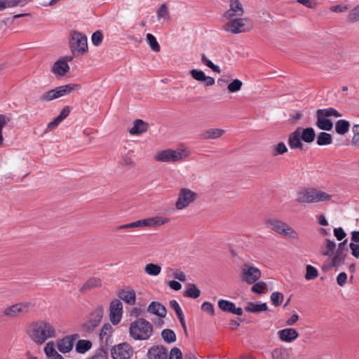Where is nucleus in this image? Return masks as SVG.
<instances>
[{
    "instance_id": "1",
    "label": "nucleus",
    "mask_w": 359,
    "mask_h": 359,
    "mask_svg": "<svg viewBox=\"0 0 359 359\" xmlns=\"http://www.w3.org/2000/svg\"><path fill=\"white\" fill-rule=\"evenodd\" d=\"M27 334L37 345H42L48 339L57 337L55 327L47 320H36L31 323L28 325Z\"/></svg>"
},
{
    "instance_id": "2",
    "label": "nucleus",
    "mask_w": 359,
    "mask_h": 359,
    "mask_svg": "<svg viewBox=\"0 0 359 359\" xmlns=\"http://www.w3.org/2000/svg\"><path fill=\"white\" fill-rule=\"evenodd\" d=\"M129 333L135 340H147L152 336L154 329L149 321L140 318L130 323Z\"/></svg>"
},
{
    "instance_id": "3",
    "label": "nucleus",
    "mask_w": 359,
    "mask_h": 359,
    "mask_svg": "<svg viewBox=\"0 0 359 359\" xmlns=\"http://www.w3.org/2000/svg\"><path fill=\"white\" fill-rule=\"evenodd\" d=\"M331 198L328 194L313 189L307 188L298 193L297 202L299 203H311L326 201Z\"/></svg>"
},
{
    "instance_id": "4",
    "label": "nucleus",
    "mask_w": 359,
    "mask_h": 359,
    "mask_svg": "<svg viewBox=\"0 0 359 359\" xmlns=\"http://www.w3.org/2000/svg\"><path fill=\"white\" fill-rule=\"evenodd\" d=\"M265 224L269 228L290 239H297L299 238L298 233L290 226L281 220L274 218H269L265 220Z\"/></svg>"
},
{
    "instance_id": "5",
    "label": "nucleus",
    "mask_w": 359,
    "mask_h": 359,
    "mask_svg": "<svg viewBox=\"0 0 359 359\" xmlns=\"http://www.w3.org/2000/svg\"><path fill=\"white\" fill-rule=\"evenodd\" d=\"M169 222V218L161 216H156L143 219H140L131 223L120 225L116 227L117 230L133 229L138 227H156L163 225Z\"/></svg>"
},
{
    "instance_id": "6",
    "label": "nucleus",
    "mask_w": 359,
    "mask_h": 359,
    "mask_svg": "<svg viewBox=\"0 0 359 359\" xmlns=\"http://www.w3.org/2000/svg\"><path fill=\"white\" fill-rule=\"evenodd\" d=\"M78 88H80V86L74 83L60 86L45 92L40 96L39 100L45 102H50L55 99L69 95Z\"/></svg>"
},
{
    "instance_id": "7",
    "label": "nucleus",
    "mask_w": 359,
    "mask_h": 359,
    "mask_svg": "<svg viewBox=\"0 0 359 359\" xmlns=\"http://www.w3.org/2000/svg\"><path fill=\"white\" fill-rule=\"evenodd\" d=\"M69 47L73 55H84L88 52L87 36L81 32H72Z\"/></svg>"
},
{
    "instance_id": "8",
    "label": "nucleus",
    "mask_w": 359,
    "mask_h": 359,
    "mask_svg": "<svg viewBox=\"0 0 359 359\" xmlns=\"http://www.w3.org/2000/svg\"><path fill=\"white\" fill-rule=\"evenodd\" d=\"M34 308V304L31 302H24L14 304L10 306L5 308L2 313L3 316L15 318L20 315H25L29 313Z\"/></svg>"
},
{
    "instance_id": "9",
    "label": "nucleus",
    "mask_w": 359,
    "mask_h": 359,
    "mask_svg": "<svg viewBox=\"0 0 359 359\" xmlns=\"http://www.w3.org/2000/svg\"><path fill=\"white\" fill-rule=\"evenodd\" d=\"M347 239L339 243L335 252L330 256V264L329 268H338L344 264L346 258L348 256V249L346 246Z\"/></svg>"
},
{
    "instance_id": "10",
    "label": "nucleus",
    "mask_w": 359,
    "mask_h": 359,
    "mask_svg": "<svg viewBox=\"0 0 359 359\" xmlns=\"http://www.w3.org/2000/svg\"><path fill=\"white\" fill-rule=\"evenodd\" d=\"M197 194L191 190L182 188L180 190L178 198L175 203L177 210H182L188 207L197 198Z\"/></svg>"
},
{
    "instance_id": "11",
    "label": "nucleus",
    "mask_w": 359,
    "mask_h": 359,
    "mask_svg": "<svg viewBox=\"0 0 359 359\" xmlns=\"http://www.w3.org/2000/svg\"><path fill=\"white\" fill-rule=\"evenodd\" d=\"M104 315L102 306H97L90 314L89 319L83 325V330L87 332H92L101 322Z\"/></svg>"
},
{
    "instance_id": "12",
    "label": "nucleus",
    "mask_w": 359,
    "mask_h": 359,
    "mask_svg": "<svg viewBox=\"0 0 359 359\" xmlns=\"http://www.w3.org/2000/svg\"><path fill=\"white\" fill-rule=\"evenodd\" d=\"M261 274L258 268L249 264H244L241 269V279L249 285H252L258 280Z\"/></svg>"
},
{
    "instance_id": "13",
    "label": "nucleus",
    "mask_w": 359,
    "mask_h": 359,
    "mask_svg": "<svg viewBox=\"0 0 359 359\" xmlns=\"http://www.w3.org/2000/svg\"><path fill=\"white\" fill-rule=\"evenodd\" d=\"M228 20L229 22H226L224 26V30L227 32H230L233 34H239L245 32L250 29V28L246 29L245 27V22L248 21V19L246 18H243L241 17H237Z\"/></svg>"
},
{
    "instance_id": "14",
    "label": "nucleus",
    "mask_w": 359,
    "mask_h": 359,
    "mask_svg": "<svg viewBox=\"0 0 359 359\" xmlns=\"http://www.w3.org/2000/svg\"><path fill=\"white\" fill-rule=\"evenodd\" d=\"M133 353L130 346L127 343L120 344L114 346L111 354L114 359H128Z\"/></svg>"
},
{
    "instance_id": "15",
    "label": "nucleus",
    "mask_w": 359,
    "mask_h": 359,
    "mask_svg": "<svg viewBox=\"0 0 359 359\" xmlns=\"http://www.w3.org/2000/svg\"><path fill=\"white\" fill-rule=\"evenodd\" d=\"M244 14V8L239 0H230L229 8L224 13L223 17L226 20H231L233 18L241 17Z\"/></svg>"
},
{
    "instance_id": "16",
    "label": "nucleus",
    "mask_w": 359,
    "mask_h": 359,
    "mask_svg": "<svg viewBox=\"0 0 359 359\" xmlns=\"http://www.w3.org/2000/svg\"><path fill=\"white\" fill-rule=\"evenodd\" d=\"M110 320L114 325H117L121 319L123 314V304L119 299L111 301L109 306Z\"/></svg>"
},
{
    "instance_id": "17",
    "label": "nucleus",
    "mask_w": 359,
    "mask_h": 359,
    "mask_svg": "<svg viewBox=\"0 0 359 359\" xmlns=\"http://www.w3.org/2000/svg\"><path fill=\"white\" fill-rule=\"evenodd\" d=\"M191 155L190 151L181 145L177 149H165L157 151L155 157H187Z\"/></svg>"
},
{
    "instance_id": "18",
    "label": "nucleus",
    "mask_w": 359,
    "mask_h": 359,
    "mask_svg": "<svg viewBox=\"0 0 359 359\" xmlns=\"http://www.w3.org/2000/svg\"><path fill=\"white\" fill-rule=\"evenodd\" d=\"M78 338V334H72L58 339L57 341V349L63 353L69 352L73 348L75 340Z\"/></svg>"
},
{
    "instance_id": "19",
    "label": "nucleus",
    "mask_w": 359,
    "mask_h": 359,
    "mask_svg": "<svg viewBox=\"0 0 359 359\" xmlns=\"http://www.w3.org/2000/svg\"><path fill=\"white\" fill-rule=\"evenodd\" d=\"M189 74L194 79L204 83L206 86H211L215 84V79L206 76L202 70L194 69L189 72Z\"/></svg>"
},
{
    "instance_id": "20",
    "label": "nucleus",
    "mask_w": 359,
    "mask_h": 359,
    "mask_svg": "<svg viewBox=\"0 0 359 359\" xmlns=\"http://www.w3.org/2000/svg\"><path fill=\"white\" fill-rule=\"evenodd\" d=\"M218 307L224 312L231 313L238 316H241L243 314V309L241 307H236L234 303L228 300H219Z\"/></svg>"
},
{
    "instance_id": "21",
    "label": "nucleus",
    "mask_w": 359,
    "mask_h": 359,
    "mask_svg": "<svg viewBox=\"0 0 359 359\" xmlns=\"http://www.w3.org/2000/svg\"><path fill=\"white\" fill-rule=\"evenodd\" d=\"M278 335L281 341L291 343L297 339L299 333L294 328H285L278 331Z\"/></svg>"
},
{
    "instance_id": "22",
    "label": "nucleus",
    "mask_w": 359,
    "mask_h": 359,
    "mask_svg": "<svg viewBox=\"0 0 359 359\" xmlns=\"http://www.w3.org/2000/svg\"><path fill=\"white\" fill-rule=\"evenodd\" d=\"M149 359H167L166 349L163 346H153L147 353Z\"/></svg>"
},
{
    "instance_id": "23",
    "label": "nucleus",
    "mask_w": 359,
    "mask_h": 359,
    "mask_svg": "<svg viewBox=\"0 0 359 359\" xmlns=\"http://www.w3.org/2000/svg\"><path fill=\"white\" fill-rule=\"evenodd\" d=\"M288 144L291 149H299L304 150L307 148V147H305L302 143L299 131H297L296 130L290 134L288 137Z\"/></svg>"
},
{
    "instance_id": "24",
    "label": "nucleus",
    "mask_w": 359,
    "mask_h": 359,
    "mask_svg": "<svg viewBox=\"0 0 359 359\" xmlns=\"http://www.w3.org/2000/svg\"><path fill=\"white\" fill-rule=\"evenodd\" d=\"M296 130L299 131L302 140L306 143H311L316 138L315 130L311 127L306 128L299 127Z\"/></svg>"
},
{
    "instance_id": "25",
    "label": "nucleus",
    "mask_w": 359,
    "mask_h": 359,
    "mask_svg": "<svg viewBox=\"0 0 359 359\" xmlns=\"http://www.w3.org/2000/svg\"><path fill=\"white\" fill-rule=\"evenodd\" d=\"M147 311L161 318H164L166 316L165 307L157 302L150 303L147 308Z\"/></svg>"
},
{
    "instance_id": "26",
    "label": "nucleus",
    "mask_w": 359,
    "mask_h": 359,
    "mask_svg": "<svg viewBox=\"0 0 359 359\" xmlns=\"http://www.w3.org/2000/svg\"><path fill=\"white\" fill-rule=\"evenodd\" d=\"M69 70V66L65 61L58 60L53 65L51 71L53 73L60 76H65Z\"/></svg>"
},
{
    "instance_id": "27",
    "label": "nucleus",
    "mask_w": 359,
    "mask_h": 359,
    "mask_svg": "<svg viewBox=\"0 0 359 359\" xmlns=\"http://www.w3.org/2000/svg\"><path fill=\"white\" fill-rule=\"evenodd\" d=\"M149 124L142 119H136L133 122V126L129 130L131 135H140L148 130Z\"/></svg>"
},
{
    "instance_id": "28",
    "label": "nucleus",
    "mask_w": 359,
    "mask_h": 359,
    "mask_svg": "<svg viewBox=\"0 0 359 359\" xmlns=\"http://www.w3.org/2000/svg\"><path fill=\"white\" fill-rule=\"evenodd\" d=\"M224 133L223 129L210 128L203 131L201 134V137L203 140H214L220 137Z\"/></svg>"
},
{
    "instance_id": "29",
    "label": "nucleus",
    "mask_w": 359,
    "mask_h": 359,
    "mask_svg": "<svg viewBox=\"0 0 359 359\" xmlns=\"http://www.w3.org/2000/svg\"><path fill=\"white\" fill-rule=\"evenodd\" d=\"M118 297L130 305L135 303V292L133 290H121L118 294Z\"/></svg>"
},
{
    "instance_id": "30",
    "label": "nucleus",
    "mask_w": 359,
    "mask_h": 359,
    "mask_svg": "<svg viewBox=\"0 0 359 359\" xmlns=\"http://www.w3.org/2000/svg\"><path fill=\"white\" fill-rule=\"evenodd\" d=\"M316 126L323 130L330 131L332 129L333 123L332 122L323 116L322 114H318L316 113Z\"/></svg>"
},
{
    "instance_id": "31",
    "label": "nucleus",
    "mask_w": 359,
    "mask_h": 359,
    "mask_svg": "<svg viewBox=\"0 0 359 359\" xmlns=\"http://www.w3.org/2000/svg\"><path fill=\"white\" fill-rule=\"evenodd\" d=\"M268 309L267 304L266 303L258 304L256 302H248L245 310L250 313H259L265 311Z\"/></svg>"
},
{
    "instance_id": "32",
    "label": "nucleus",
    "mask_w": 359,
    "mask_h": 359,
    "mask_svg": "<svg viewBox=\"0 0 359 359\" xmlns=\"http://www.w3.org/2000/svg\"><path fill=\"white\" fill-rule=\"evenodd\" d=\"M170 306L175 311L182 326L183 327L184 331H186L187 327H186L184 316L183 312H182L179 304L177 303V302L176 300L173 299V300L170 301Z\"/></svg>"
},
{
    "instance_id": "33",
    "label": "nucleus",
    "mask_w": 359,
    "mask_h": 359,
    "mask_svg": "<svg viewBox=\"0 0 359 359\" xmlns=\"http://www.w3.org/2000/svg\"><path fill=\"white\" fill-rule=\"evenodd\" d=\"M102 285L101 280L97 278H90L88 279L80 288V291L81 292H85L86 291L100 287Z\"/></svg>"
},
{
    "instance_id": "34",
    "label": "nucleus",
    "mask_w": 359,
    "mask_h": 359,
    "mask_svg": "<svg viewBox=\"0 0 359 359\" xmlns=\"http://www.w3.org/2000/svg\"><path fill=\"white\" fill-rule=\"evenodd\" d=\"M201 295L200 290L195 284L189 283L187 286L186 290L184 292V296L193 299H196Z\"/></svg>"
},
{
    "instance_id": "35",
    "label": "nucleus",
    "mask_w": 359,
    "mask_h": 359,
    "mask_svg": "<svg viewBox=\"0 0 359 359\" xmlns=\"http://www.w3.org/2000/svg\"><path fill=\"white\" fill-rule=\"evenodd\" d=\"M350 123L348 121L341 119L335 123V130L339 135H344L349 130Z\"/></svg>"
},
{
    "instance_id": "36",
    "label": "nucleus",
    "mask_w": 359,
    "mask_h": 359,
    "mask_svg": "<svg viewBox=\"0 0 359 359\" xmlns=\"http://www.w3.org/2000/svg\"><path fill=\"white\" fill-rule=\"evenodd\" d=\"M332 142V137L330 133L320 132L316 139V143L319 146L330 144Z\"/></svg>"
},
{
    "instance_id": "37",
    "label": "nucleus",
    "mask_w": 359,
    "mask_h": 359,
    "mask_svg": "<svg viewBox=\"0 0 359 359\" xmlns=\"http://www.w3.org/2000/svg\"><path fill=\"white\" fill-rule=\"evenodd\" d=\"M273 359H290V353L287 348H275L271 352Z\"/></svg>"
},
{
    "instance_id": "38",
    "label": "nucleus",
    "mask_w": 359,
    "mask_h": 359,
    "mask_svg": "<svg viewBox=\"0 0 359 359\" xmlns=\"http://www.w3.org/2000/svg\"><path fill=\"white\" fill-rule=\"evenodd\" d=\"M336 247L337 245L334 241L326 239L324 248L321 253L323 256L330 257L333 252H334V250H336Z\"/></svg>"
},
{
    "instance_id": "39",
    "label": "nucleus",
    "mask_w": 359,
    "mask_h": 359,
    "mask_svg": "<svg viewBox=\"0 0 359 359\" xmlns=\"http://www.w3.org/2000/svg\"><path fill=\"white\" fill-rule=\"evenodd\" d=\"M91 346V341L84 339L79 340L76 345V351L79 353H84L88 351Z\"/></svg>"
},
{
    "instance_id": "40",
    "label": "nucleus",
    "mask_w": 359,
    "mask_h": 359,
    "mask_svg": "<svg viewBox=\"0 0 359 359\" xmlns=\"http://www.w3.org/2000/svg\"><path fill=\"white\" fill-rule=\"evenodd\" d=\"M317 114H322L323 116L327 118L330 116L334 117H340L341 114L335 109L332 107L327 108V109H320L317 110Z\"/></svg>"
},
{
    "instance_id": "41",
    "label": "nucleus",
    "mask_w": 359,
    "mask_h": 359,
    "mask_svg": "<svg viewBox=\"0 0 359 359\" xmlns=\"http://www.w3.org/2000/svg\"><path fill=\"white\" fill-rule=\"evenodd\" d=\"M144 271L149 276H156L161 273V267L158 264L150 263L146 265Z\"/></svg>"
},
{
    "instance_id": "42",
    "label": "nucleus",
    "mask_w": 359,
    "mask_h": 359,
    "mask_svg": "<svg viewBox=\"0 0 359 359\" xmlns=\"http://www.w3.org/2000/svg\"><path fill=\"white\" fill-rule=\"evenodd\" d=\"M161 337L163 340L168 343L171 344L176 341V334L175 332L170 329H165L161 332Z\"/></svg>"
},
{
    "instance_id": "43",
    "label": "nucleus",
    "mask_w": 359,
    "mask_h": 359,
    "mask_svg": "<svg viewBox=\"0 0 359 359\" xmlns=\"http://www.w3.org/2000/svg\"><path fill=\"white\" fill-rule=\"evenodd\" d=\"M146 39H147V41L149 44V46H150L151 49L152 50H154V52H159L160 50H161V46L159 45V43H158L156 37L149 33L147 34L146 36Z\"/></svg>"
},
{
    "instance_id": "44",
    "label": "nucleus",
    "mask_w": 359,
    "mask_h": 359,
    "mask_svg": "<svg viewBox=\"0 0 359 359\" xmlns=\"http://www.w3.org/2000/svg\"><path fill=\"white\" fill-rule=\"evenodd\" d=\"M44 353L48 358L59 354L55 349V344L54 341H50L46 344L44 347Z\"/></svg>"
},
{
    "instance_id": "45",
    "label": "nucleus",
    "mask_w": 359,
    "mask_h": 359,
    "mask_svg": "<svg viewBox=\"0 0 359 359\" xmlns=\"http://www.w3.org/2000/svg\"><path fill=\"white\" fill-rule=\"evenodd\" d=\"M271 154L273 156H278L285 154L287 151V148L285 143L279 142L276 145H273L271 147Z\"/></svg>"
},
{
    "instance_id": "46",
    "label": "nucleus",
    "mask_w": 359,
    "mask_h": 359,
    "mask_svg": "<svg viewBox=\"0 0 359 359\" xmlns=\"http://www.w3.org/2000/svg\"><path fill=\"white\" fill-rule=\"evenodd\" d=\"M305 279L307 280H314L318 276V270L311 265L306 266Z\"/></svg>"
},
{
    "instance_id": "47",
    "label": "nucleus",
    "mask_w": 359,
    "mask_h": 359,
    "mask_svg": "<svg viewBox=\"0 0 359 359\" xmlns=\"http://www.w3.org/2000/svg\"><path fill=\"white\" fill-rule=\"evenodd\" d=\"M242 86L243 82L240 79H236L228 85L227 88L230 93H236L241 89Z\"/></svg>"
},
{
    "instance_id": "48",
    "label": "nucleus",
    "mask_w": 359,
    "mask_h": 359,
    "mask_svg": "<svg viewBox=\"0 0 359 359\" xmlns=\"http://www.w3.org/2000/svg\"><path fill=\"white\" fill-rule=\"evenodd\" d=\"M157 16L158 19L163 18L165 20H168L170 18V14L168 8L166 4H161L157 11Z\"/></svg>"
},
{
    "instance_id": "49",
    "label": "nucleus",
    "mask_w": 359,
    "mask_h": 359,
    "mask_svg": "<svg viewBox=\"0 0 359 359\" xmlns=\"http://www.w3.org/2000/svg\"><path fill=\"white\" fill-rule=\"evenodd\" d=\"M347 20L351 22L359 20V4L351 9L347 16Z\"/></svg>"
},
{
    "instance_id": "50",
    "label": "nucleus",
    "mask_w": 359,
    "mask_h": 359,
    "mask_svg": "<svg viewBox=\"0 0 359 359\" xmlns=\"http://www.w3.org/2000/svg\"><path fill=\"white\" fill-rule=\"evenodd\" d=\"M352 131L353 136L351 140V144L353 147H359V124L353 125Z\"/></svg>"
},
{
    "instance_id": "51",
    "label": "nucleus",
    "mask_w": 359,
    "mask_h": 359,
    "mask_svg": "<svg viewBox=\"0 0 359 359\" xmlns=\"http://www.w3.org/2000/svg\"><path fill=\"white\" fill-rule=\"evenodd\" d=\"M271 300L275 306H280L283 300V294L278 292H274L271 295Z\"/></svg>"
},
{
    "instance_id": "52",
    "label": "nucleus",
    "mask_w": 359,
    "mask_h": 359,
    "mask_svg": "<svg viewBox=\"0 0 359 359\" xmlns=\"http://www.w3.org/2000/svg\"><path fill=\"white\" fill-rule=\"evenodd\" d=\"M168 273L173 275L175 278L180 281L185 282L187 280L186 275L180 270H175L173 269L168 268Z\"/></svg>"
},
{
    "instance_id": "53",
    "label": "nucleus",
    "mask_w": 359,
    "mask_h": 359,
    "mask_svg": "<svg viewBox=\"0 0 359 359\" xmlns=\"http://www.w3.org/2000/svg\"><path fill=\"white\" fill-rule=\"evenodd\" d=\"M102 39L103 34L100 30L95 32L91 37L92 43L95 46H100L102 43Z\"/></svg>"
},
{
    "instance_id": "54",
    "label": "nucleus",
    "mask_w": 359,
    "mask_h": 359,
    "mask_svg": "<svg viewBox=\"0 0 359 359\" xmlns=\"http://www.w3.org/2000/svg\"><path fill=\"white\" fill-rule=\"evenodd\" d=\"M11 121L10 118L4 114H0V145L3 144L4 137L2 129L4 126Z\"/></svg>"
},
{
    "instance_id": "55",
    "label": "nucleus",
    "mask_w": 359,
    "mask_h": 359,
    "mask_svg": "<svg viewBox=\"0 0 359 359\" xmlns=\"http://www.w3.org/2000/svg\"><path fill=\"white\" fill-rule=\"evenodd\" d=\"M253 286L251 288L252 292L257 294L263 293L264 290L266 287V284L263 281H259L257 283H253Z\"/></svg>"
},
{
    "instance_id": "56",
    "label": "nucleus",
    "mask_w": 359,
    "mask_h": 359,
    "mask_svg": "<svg viewBox=\"0 0 359 359\" xmlns=\"http://www.w3.org/2000/svg\"><path fill=\"white\" fill-rule=\"evenodd\" d=\"M112 331V326L109 323H105L100 331V338L102 339H104V337L107 338L109 334L111 333Z\"/></svg>"
},
{
    "instance_id": "57",
    "label": "nucleus",
    "mask_w": 359,
    "mask_h": 359,
    "mask_svg": "<svg viewBox=\"0 0 359 359\" xmlns=\"http://www.w3.org/2000/svg\"><path fill=\"white\" fill-rule=\"evenodd\" d=\"M201 309L203 311L210 313L211 316L215 315V309H214L213 304L209 302H203L201 305Z\"/></svg>"
},
{
    "instance_id": "58",
    "label": "nucleus",
    "mask_w": 359,
    "mask_h": 359,
    "mask_svg": "<svg viewBox=\"0 0 359 359\" xmlns=\"http://www.w3.org/2000/svg\"><path fill=\"white\" fill-rule=\"evenodd\" d=\"M169 359H182V353L180 348L175 347L171 349Z\"/></svg>"
},
{
    "instance_id": "59",
    "label": "nucleus",
    "mask_w": 359,
    "mask_h": 359,
    "mask_svg": "<svg viewBox=\"0 0 359 359\" xmlns=\"http://www.w3.org/2000/svg\"><path fill=\"white\" fill-rule=\"evenodd\" d=\"M88 359H107V353L103 349H98L93 355Z\"/></svg>"
},
{
    "instance_id": "60",
    "label": "nucleus",
    "mask_w": 359,
    "mask_h": 359,
    "mask_svg": "<svg viewBox=\"0 0 359 359\" xmlns=\"http://www.w3.org/2000/svg\"><path fill=\"white\" fill-rule=\"evenodd\" d=\"M70 113V109L69 106H65L60 111V114L56 117L60 122L65 119Z\"/></svg>"
},
{
    "instance_id": "61",
    "label": "nucleus",
    "mask_w": 359,
    "mask_h": 359,
    "mask_svg": "<svg viewBox=\"0 0 359 359\" xmlns=\"http://www.w3.org/2000/svg\"><path fill=\"white\" fill-rule=\"evenodd\" d=\"M334 235L338 241H342L346 236L345 231L341 227L334 229Z\"/></svg>"
},
{
    "instance_id": "62",
    "label": "nucleus",
    "mask_w": 359,
    "mask_h": 359,
    "mask_svg": "<svg viewBox=\"0 0 359 359\" xmlns=\"http://www.w3.org/2000/svg\"><path fill=\"white\" fill-rule=\"evenodd\" d=\"M347 280V275L345 272L340 273L337 277V284L342 287L345 285Z\"/></svg>"
},
{
    "instance_id": "63",
    "label": "nucleus",
    "mask_w": 359,
    "mask_h": 359,
    "mask_svg": "<svg viewBox=\"0 0 359 359\" xmlns=\"http://www.w3.org/2000/svg\"><path fill=\"white\" fill-rule=\"evenodd\" d=\"M349 248L351 250V255L355 258H359V244L350 243Z\"/></svg>"
},
{
    "instance_id": "64",
    "label": "nucleus",
    "mask_w": 359,
    "mask_h": 359,
    "mask_svg": "<svg viewBox=\"0 0 359 359\" xmlns=\"http://www.w3.org/2000/svg\"><path fill=\"white\" fill-rule=\"evenodd\" d=\"M119 163L126 169H130L133 166V162L132 161L131 158H122Z\"/></svg>"
}]
</instances>
